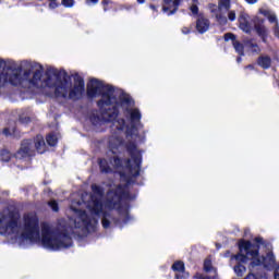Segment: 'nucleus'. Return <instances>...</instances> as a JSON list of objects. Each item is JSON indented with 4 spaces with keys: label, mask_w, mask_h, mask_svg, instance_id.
I'll return each mask as SVG.
<instances>
[{
    "label": "nucleus",
    "mask_w": 279,
    "mask_h": 279,
    "mask_svg": "<svg viewBox=\"0 0 279 279\" xmlns=\"http://www.w3.org/2000/svg\"><path fill=\"white\" fill-rule=\"evenodd\" d=\"M43 82L48 88L46 95L58 101H77L84 95L85 83L80 74L71 76L64 70L47 68Z\"/></svg>",
    "instance_id": "nucleus-1"
},
{
    "label": "nucleus",
    "mask_w": 279,
    "mask_h": 279,
    "mask_svg": "<svg viewBox=\"0 0 279 279\" xmlns=\"http://www.w3.org/2000/svg\"><path fill=\"white\" fill-rule=\"evenodd\" d=\"M255 243L257 244H252L250 241H240V253L231 257V263H238L233 269L236 276L240 278L243 276V274H245V271H247L245 266H243L241 263H247V260H251L248 266L251 271H254L255 267H264V269L268 270L276 267V256H274V253L268 252L265 257H260V255H258V245L263 243V238H256Z\"/></svg>",
    "instance_id": "nucleus-2"
},
{
    "label": "nucleus",
    "mask_w": 279,
    "mask_h": 279,
    "mask_svg": "<svg viewBox=\"0 0 279 279\" xmlns=\"http://www.w3.org/2000/svg\"><path fill=\"white\" fill-rule=\"evenodd\" d=\"M20 219L19 213L10 208L0 210V234L13 235L15 239L34 243V239H36V215H25L22 222H19Z\"/></svg>",
    "instance_id": "nucleus-3"
},
{
    "label": "nucleus",
    "mask_w": 279,
    "mask_h": 279,
    "mask_svg": "<svg viewBox=\"0 0 279 279\" xmlns=\"http://www.w3.org/2000/svg\"><path fill=\"white\" fill-rule=\"evenodd\" d=\"M14 61L0 58V87L4 84L22 86L31 93L36 90V72L32 71V65L27 64L26 69L14 68Z\"/></svg>",
    "instance_id": "nucleus-4"
},
{
    "label": "nucleus",
    "mask_w": 279,
    "mask_h": 279,
    "mask_svg": "<svg viewBox=\"0 0 279 279\" xmlns=\"http://www.w3.org/2000/svg\"><path fill=\"white\" fill-rule=\"evenodd\" d=\"M34 149H36V141L25 140L22 142L20 149L15 154V159L29 165L34 156Z\"/></svg>",
    "instance_id": "nucleus-5"
},
{
    "label": "nucleus",
    "mask_w": 279,
    "mask_h": 279,
    "mask_svg": "<svg viewBox=\"0 0 279 279\" xmlns=\"http://www.w3.org/2000/svg\"><path fill=\"white\" fill-rule=\"evenodd\" d=\"M104 193H106V190H104V186L98 184H92V194L83 193L82 199H104Z\"/></svg>",
    "instance_id": "nucleus-6"
},
{
    "label": "nucleus",
    "mask_w": 279,
    "mask_h": 279,
    "mask_svg": "<svg viewBox=\"0 0 279 279\" xmlns=\"http://www.w3.org/2000/svg\"><path fill=\"white\" fill-rule=\"evenodd\" d=\"M183 0H163L162 10L168 16H172L178 12L180 5H182Z\"/></svg>",
    "instance_id": "nucleus-7"
},
{
    "label": "nucleus",
    "mask_w": 279,
    "mask_h": 279,
    "mask_svg": "<svg viewBox=\"0 0 279 279\" xmlns=\"http://www.w3.org/2000/svg\"><path fill=\"white\" fill-rule=\"evenodd\" d=\"M204 271L209 274V276L197 274L194 278L196 279H215L217 278V269L213 267V262L210 259H205L204 262Z\"/></svg>",
    "instance_id": "nucleus-8"
},
{
    "label": "nucleus",
    "mask_w": 279,
    "mask_h": 279,
    "mask_svg": "<svg viewBox=\"0 0 279 279\" xmlns=\"http://www.w3.org/2000/svg\"><path fill=\"white\" fill-rule=\"evenodd\" d=\"M259 14H263V16H266L268 19L269 23H275L274 33L277 38H279V24H278V16H276V13L269 9H259Z\"/></svg>",
    "instance_id": "nucleus-9"
},
{
    "label": "nucleus",
    "mask_w": 279,
    "mask_h": 279,
    "mask_svg": "<svg viewBox=\"0 0 279 279\" xmlns=\"http://www.w3.org/2000/svg\"><path fill=\"white\" fill-rule=\"evenodd\" d=\"M240 29L245 32V34H250L254 26H252V21L250 20V15L245 13H241L239 16Z\"/></svg>",
    "instance_id": "nucleus-10"
},
{
    "label": "nucleus",
    "mask_w": 279,
    "mask_h": 279,
    "mask_svg": "<svg viewBox=\"0 0 279 279\" xmlns=\"http://www.w3.org/2000/svg\"><path fill=\"white\" fill-rule=\"evenodd\" d=\"M225 40L228 43V40H232V45L234 50L240 54V56H245L244 53V49L245 47H243V44L239 43L236 40V37L234 36V34L232 33H227L225 35Z\"/></svg>",
    "instance_id": "nucleus-11"
},
{
    "label": "nucleus",
    "mask_w": 279,
    "mask_h": 279,
    "mask_svg": "<svg viewBox=\"0 0 279 279\" xmlns=\"http://www.w3.org/2000/svg\"><path fill=\"white\" fill-rule=\"evenodd\" d=\"M208 29H210V21L199 15L196 20V32H198V34H206Z\"/></svg>",
    "instance_id": "nucleus-12"
},
{
    "label": "nucleus",
    "mask_w": 279,
    "mask_h": 279,
    "mask_svg": "<svg viewBox=\"0 0 279 279\" xmlns=\"http://www.w3.org/2000/svg\"><path fill=\"white\" fill-rule=\"evenodd\" d=\"M257 21H258V17H256L254 21L255 32L259 36V38H262L263 43H266L267 34H268L267 27H265V25H263V23H264L263 20L260 23H258Z\"/></svg>",
    "instance_id": "nucleus-13"
},
{
    "label": "nucleus",
    "mask_w": 279,
    "mask_h": 279,
    "mask_svg": "<svg viewBox=\"0 0 279 279\" xmlns=\"http://www.w3.org/2000/svg\"><path fill=\"white\" fill-rule=\"evenodd\" d=\"M209 11L215 16V19L218 21V23H226V16L221 14V9H219V4L209 3L208 4Z\"/></svg>",
    "instance_id": "nucleus-14"
},
{
    "label": "nucleus",
    "mask_w": 279,
    "mask_h": 279,
    "mask_svg": "<svg viewBox=\"0 0 279 279\" xmlns=\"http://www.w3.org/2000/svg\"><path fill=\"white\" fill-rule=\"evenodd\" d=\"M172 269L177 271L175 279H186L189 278V274L184 271V263L175 262L172 265Z\"/></svg>",
    "instance_id": "nucleus-15"
},
{
    "label": "nucleus",
    "mask_w": 279,
    "mask_h": 279,
    "mask_svg": "<svg viewBox=\"0 0 279 279\" xmlns=\"http://www.w3.org/2000/svg\"><path fill=\"white\" fill-rule=\"evenodd\" d=\"M244 47L247 51H251V53H260V47L252 39L244 41Z\"/></svg>",
    "instance_id": "nucleus-16"
},
{
    "label": "nucleus",
    "mask_w": 279,
    "mask_h": 279,
    "mask_svg": "<svg viewBox=\"0 0 279 279\" xmlns=\"http://www.w3.org/2000/svg\"><path fill=\"white\" fill-rule=\"evenodd\" d=\"M36 141H37V154H45V151H47V144L45 143V138H43V135H37L36 136Z\"/></svg>",
    "instance_id": "nucleus-17"
},
{
    "label": "nucleus",
    "mask_w": 279,
    "mask_h": 279,
    "mask_svg": "<svg viewBox=\"0 0 279 279\" xmlns=\"http://www.w3.org/2000/svg\"><path fill=\"white\" fill-rule=\"evenodd\" d=\"M257 63L262 69H269V66H271V58L268 56H262L258 58Z\"/></svg>",
    "instance_id": "nucleus-18"
},
{
    "label": "nucleus",
    "mask_w": 279,
    "mask_h": 279,
    "mask_svg": "<svg viewBox=\"0 0 279 279\" xmlns=\"http://www.w3.org/2000/svg\"><path fill=\"white\" fill-rule=\"evenodd\" d=\"M46 141L48 143V145L50 147H56V145H58V135L57 134H53V133H50L47 137H46Z\"/></svg>",
    "instance_id": "nucleus-19"
},
{
    "label": "nucleus",
    "mask_w": 279,
    "mask_h": 279,
    "mask_svg": "<svg viewBox=\"0 0 279 279\" xmlns=\"http://www.w3.org/2000/svg\"><path fill=\"white\" fill-rule=\"evenodd\" d=\"M199 0H192V4L190 7V11L192 12L193 16H197L199 14Z\"/></svg>",
    "instance_id": "nucleus-20"
},
{
    "label": "nucleus",
    "mask_w": 279,
    "mask_h": 279,
    "mask_svg": "<svg viewBox=\"0 0 279 279\" xmlns=\"http://www.w3.org/2000/svg\"><path fill=\"white\" fill-rule=\"evenodd\" d=\"M0 159L3 162H10V160L12 159V154H10V150L3 149L0 153Z\"/></svg>",
    "instance_id": "nucleus-21"
},
{
    "label": "nucleus",
    "mask_w": 279,
    "mask_h": 279,
    "mask_svg": "<svg viewBox=\"0 0 279 279\" xmlns=\"http://www.w3.org/2000/svg\"><path fill=\"white\" fill-rule=\"evenodd\" d=\"M218 7L221 12H223V10L228 12V10H230V0H219Z\"/></svg>",
    "instance_id": "nucleus-22"
},
{
    "label": "nucleus",
    "mask_w": 279,
    "mask_h": 279,
    "mask_svg": "<svg viewBox=\"0 0 279 279\" xmlns=\"http://www.w3.org/2000/svg\"><path fill=\"white\" fill-rule=\"evenodd\" d=\"M61 4L63 8H73V5H75V0H62Z\"/></svg>",
    "instance_id": "nucleus-23"
},
{
    "label": "nucleus",
    "mask_w": 279,
    "mask_h": 279,
    "mask_svg": "<svg viewBox=\"0 0 279 279\" xmlns=\"http://www.w3.org/2000/svg\"><path fill=\"white\" fill-rule=\"evenodd\" d=\"M48 205L50 206L51 210H53V213H58V210H60V208L58 207V202L56 201H50Z\"/></svg>",
    "instance_id": "nucleus-24"
},
{
    "label": "nucleus",
    "mask_w": 279,
    "mask_h": 279,
    "mask_svg": "<svg viewBox=\"0 0 279 279\" xmlns=\"http://www.w3.org/2000/svg\"><path fill=\"white\" fill-rule=\"evenodd\" d=\"M43 71H45V68H43V65L40 63L36 64V77H40V75H43Z\"/></svg>",
    "instance_id": "nucleus-25"
},
{
    "label": "nucleus",
    "mask_w": 279,
    "mask_h": 279,
    "mask_svg": "<svg viewBox=\"0 0 279 279\" xmlns=\"http://www.w3.org/2000/svg\"><path fill=\"white\" fill-rule=\"evenodd\" d=\"M228 19L231 22L236 21V12L235 11H229L228 12Z\"/></svg>",
    "instance_id": "nucleus-26"
},
{
    "label": "nucleus",
    "mask_w": 279,
    "mask_h": 279,
    "mask_svg": "<svg viewBox=\"0 0 279 279\" xmlns=\"http://www.w3.org/2000/svg\"><path fill=\"white\" fill-rule=\"evenodd\" d=\"M3 134H4L5 136H12V134H14V130L4 129V130H3Z\"/></svg>",
    "instance_id": "nucleus-27"
},
{
    "label": "nucleus",
    "mask_w": 279,
    "mask_h": 279,
    "mask_svg": "<svg viewBox=\"0 0 279 279\" xmlns=\"http://www.w3.org/2000/svg\"><path fill=\"white\" fill-rule=\"evenodd\" d=\"M49 8H50V10H56V8H58V2H56V1H50V2H49Z\"/></svg>",
    "instance_id": "nucleus-28"
},
{
    "label": "nucleus",
    "mask_w": 279,
    "mask_h": 279,
    "mask_svg": "<svg viewBox=\"0 0 279 279\" xmlns=\"http://www.w3.org/2000/svg\"><path fill=\"white\" fill-rule=\"evenodd\" d=\"M246 3H248L250 5H254L255 3H258V0H245Z\"/></svg>",
    "instance_id": "nucleus-29"
},
{
    "label": "nucleus",
    "mask_w": 279,
    "mask_h": 279,
    "mask_svg": "<svg viewBox=\"0 0 279 279\" xmlns=\"http://www.w3.org/2000/svg\"><path fill=\"white\" fill-rule=\"evenodd\" d=\"M90 3L97 4L99 3V0H88L87 5H90Z\"/></svg>",
    "instance_id": "nucleus-30"
},
{
    "label": "nucleus",
    "mask_w": 279,
    "mask_h": 279,
    "mask_svg": "<svg viewBox=\"0 0 279 279\" xmlns=\"http://www.w3.org/2000/svg\"><path fill=\"white\" fill-rule=\"evenodd\" d=\"M182 34H191V29L183 27L182 28Z\"/></svg>",
    "instance_id": "nucleus-31"
},
{
    "label": "nucleus",
    "mask_w": 279,
    "mask_h": 279,
    "mask_svg": "<svg viewBox=\"0 0 279 279\" xmlns=\"http://www.w3.org/2000/svg\"><path fill=\"white\" fill-rule=\"evenodd\" d=\"M110 3V0H102V5H108Z\"/></svg>",
    "instance_id": "nucleus-32"
},
{
    "label": "nucleus",
    "mask_w": 279,
    "mask_h": 279,
    "mask_svg": "<svg viewBox=\"0 0 279 279\" xmlns=\"http://www.w3.org/2000/svg\"><path fill=\"white\" fill-rule=\"evenodd\" d=\"M246 69H250L251 71H254V65H247Z\"/></svg>",
    "instance_id": "nucleus-33"
},
{
    "label": "nucleus",
    "mask_w": 279,
    "mask_h": 279,
    "mask_svg": "<svg viewBox=\"0 0 279 279\" xmlns=\"http://www.w3.org/2000/svg\"><path fill=\"white\" fill-rule=\"evenodd\" d=\"M149 8H150V10H156V5H154V4H150Z\"/></svg>",
    "instance_id": "nucleus-34"
},
{
    "label": "nucleus",
    "mask_w": 279,
    "mask_h": 279,
    "mask_svg": "<svg viewBox=\"0 0 279 279\" xmlns=\"http://www.w3.org/2000/svg\"><path fill=\"white\" fill-rule=\"evenodd\" d=\"M137 3L143 4V3H145V0H137Z\"/></svg>",
    "instance_id": "nucleus-35"
},
{
    "label": "nucleus",
    "mask_w": 279,
    "mask_h": 279,
    "mask_svg": "<svg viewBox=\"0 0 279 279\" xmlns=\"http://www.w3.org/2000/svg\"><path fill=\"white\" fill-rule=\"evenodd\" d=\"M236 62H241V57H239V58L236 59Z\"/></svg>",
    "instance_id": "nucleus-36"
},
{
    "label": "nucleus",
    "mask_w": 279,
    "mask_h": 279,
    "mask_svg": "<svg viewBox=\"0 0 279 279\" xmlns=\"http://www.w3.org/2000/svg\"><path fill=\"white\" fill-rule=\"evenodd\" d=\"M27 122H29V118H27V121H26V123H27Z\"/></svg>",
    "instance_id": "nucleus-37"
},
{
    "label": "nucleus",
    "mask_w": 279,
    "mask_h": 279,
    "mask_svg": "<svg viewBox=\"0 0 279 279\" xmlns=\"http://www.w3.org/2000/svg\"><path fill=\"white\" fill-rule=\"evenodd\" d=\"M48 1H56V0H48Z\"/></svg>",
    "instance_id": "nucleus-38"
}]
</instances>
